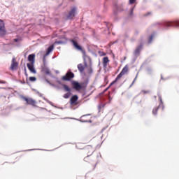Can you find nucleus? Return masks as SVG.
I'll return each instance as SVG.
<instances>
[{
  "label": "nucleus",
  "instance_id": "f257e3e1",
  "mask_svg": "<svg viewBox=\"0 0 179 179\" xmlns=\"http://www.w3.org/2000/svg\"><path fill=\"white\" fill-rule=\"evenodd\" d=\"M128 71H129V67L128 65H126L122 70V71L117 75V76L116 77V78L115 79L114 81H113L110 85L109 87L113 86V85H114L115 83H117V82H118V80H120V79H121L122 78V76H124V75H127V73H128Z\"/></svg>",
  "mask_w": 179,
  "mask_h": 179
},
{
  "label": "nucleus",
  "instance_id": "f03ea898",
  "mask_svg": "<svg viewBox=\"0 0 179 179\" xmlns=\"http://www.w3.org/2000/svg\"><path fill=\"white\" fill-rule=\"evenodd\" d=\"M71 43H72L74 48H76V50H78V51H80L83 55V58L84 59H85L86 58H87V55H86V50H83V48H81L80 45H79V44H78V41L71 39Z\"/></svg>",
  "mask_w": 179,
  "mask_h": 179
},
{
  "label": "nucleus",
  "instance_id": "7ed1b4c3",
  "mask_svg": "<svg viewBox=\"0 0 179 179\" xmlns=\"http://www.w3.org/2000/svg\"><path fill=\"white\" fill-rule=\"evenodd\" d=\"M73 78H75V74H73V73L71 71H69L66 73L65 76L62 77V80L69 82V80L73 79Z\"/></svg>",
  "mask_w": 179,
  "mask_h": 179
},
{
  "label": "nucleus",
  "instance_id": "20e7f679",
  "mask_svg": "<svg viewBox=\"0 0 179 179\" xmlns=\"http://www.w3.org/2000/svg\"><path fill=\"white\" fill-rule=\"evenodd\" d=\"M63 87L65 90V92H68L66 94H64L63 97L64 99H69V97H71V94H72V93H71V88L69 87V86L64 84Z\"/></svg>",
  "mask_w": 179,
  "mask_h": 179
},
{
  "label": "nucleus",
  "instance_id": "39448f33",
  "mask_svg": "<svg viewBox=\"0 0 179 179\" xmlns=\"http://www.w3.org/2000/svg\"><path fill=\"white\" fill-rule=\"evenodd\" d=\"M78 100H79V96H78V95L72 96L70 99L71 106H78V104H79Z\"/></svg>",
  "mask_w": 179,
  "mask_h": 179
},
{
  "label": "nucleus",
  "instance_id": "423d86ee",
  "mask_svg": "<svg viewBox=\"0 0 179 179\" xmlns=\"http://www.w3.org/2000/svg\"><path fill=\"white\" fill-rule=\"evenodd\" d=\"M73 89H75V90L79 91V90H82V89H83V85L81 83H79V82L78 81H73L71 83Z\"/></svg>",
  "mask_w": 179,
  "mask_h": 179
},
{
  "label": "nucleus",
  "instance_id": "0eeeda50",
  "mask_svg": "<svg viewBox=\"0 0 179 179\" xmlns=\"http://www.w3.org/2000/svg\"><path fill=\"white\" fill-rule=\"evenodd\" d=\"M75 13H76V8L73 7L69 12V15H66V19L71 20V19H73L75 17Z\"/></svg>",
  "mask_w": 179,
  "mask_h": 179
},
{
  "label": "nucleus",
  "instance_id": "6e6552de",
  "mask_svg": "<svg viewBox=\"0 0 179 179\" xmlns=\"http://www.w3.org/2000/svg\"><path fill=\"white\" fill-rule=\"evenodd\" d=\"M23 100L26 101L27 104H29V106H32L33 107H36V101L31 98H27L25 96L23 97Z\"/></svg>",
  "mask_w": 179,
  "mask_h": 179
},
{
  "label": "nucleus",
  "instance_id": "1a4fd4ad",
  "mask_svg": "<svg viewBox=\"0 0 179 179\" xmlns=\"http://www.w3.org/2000/svg\"><path fill=\"white\" fill-rule=\"evenodd\" d=\"M166 27H179V21L167 22L165 23Z\"/></svg>",
  "mask_w": 179,
  "mask_h": 179
},
{
  "label": "nucleus",
  "instance_id": "9d476101",
  "mask_svg": "<svg viewBox=\"0 0 179 179\" xmlns=\"http://www.w3.org/2000/svg\"><path fill=\"white\" fill-rule=\"evenodd\" d=\"M84 161L90 164H93V163H94V157L92 155H87L84 158Z\"/></svg>",
  "mask_w": 179,
  "mask_h": 179
},
{
  "label": "nucleus",
  "instance_id": "9b49d317",
  "mask_svg": "<svg viewBox=\"0 0 179 179\" xmlns=\"http://www.w3.org/2000/svg\"><path fill=\"white\" fill-rule=\"evenodd\" d=\"M89 115H90V114L84 115L81 116L80 117L81 122H92V120L87 118V117H89Z\"/></svg>",
  "mask_w": 179,
  "mask_h": 179
},
{
  "label": "nucleus",
  "instance_id": "f8f14e48",
  "mask_svg": "<svg viewBox=\"0 0 179 179\" xmlns=\"http://www.w3.org/2000/svg\"><path fill=\"white\" fill-rule=\"evenodd\" d=\"M27 66L31 73H36V69H34V64L27 63Z\"/></svg>",
  "mask_w": 179,
  "mask_h": 179
},
{
  "label": "nucleus",
  "instance_id": "ddd939ff",
  "mask_svg": "<svg viewBox=\"0 0 179 179\" xmlns=\"http://www.w3.org/2000/svg\"><path fill=\"white\" fill-rule=\"evenodd\" d=\"M142 48H143V44H140L137 46L134 51V55H139V54H141V51H142Z\"/></svg>",
  "mask_w": 179,
  "mask_h": 179
},
{
  "label": "nucleus",
  "instance_id": "4468645a",
  "mask_svg": "<svg viewBox=\"0 0 179 179\" xmlns=\"http://www.w3.org/2000/svg\"><path fill=\"white\" fill-rule=\"evenodd\" d=\"M17 68V62H16V59L14 57L12 59V63L10 66V69L15 71Z\"/></svg>",
  "mask_w": 179,
  "mask_h": 179
},
{
  "label": "nucleus",
  "instance_id": "2eb2a0df",
  "mask_svg": "<svg viewBox=\"0 0 179 179\" xmlns=\"http://www.w3.org/2000/svg\"><path fill=\"white\" fill-rule=\"evenodd\" d=\"M36 55L31 54L28 56V61L30 62L29 64H34L36 62Z\"/></svg>",
  "mask_w": 179,
  "mask_h": 179
},
{
  "label": "nucleus",
  "instance_id": "dca6fc26",
  "mask_svg": "<svg viewBox=\"0 0 179 179\" xmlns=\"http://www.w3.org/2000/svg\"><path fill=\"white\" fill-rule=\"evenodd\" d=\"M110 62V59H108V57H105L103 58V68H107V64Z\"/></svg>",
  "mask_w": 179,
  "mask_h": 179
},
{
  "label": "nucleus",
  "instance_id": "f3484780",
  "mask_svg": "<svg viewBox=\"0 0 179 179\" xmlns=\"http://www.w3.org/2000/svg\"><path fill=\"white\" fill-rule=\"evenodd\" d=\"M0 36L1 37L6 36V28H5V27H0Z\"/></svg>",
  "mask_w": 179,
  "mask_h": 179
},
{
  "label": "nucleus",
  "instance_id": "a211bd4d",
  "mask_svg": "<svg viewBox=\"0 0 179 179\" xmlns=\"http://www.w3.org/2000/svg\"><path fill=\"white\" fill-rule=\"evenodd\" d=\"M42 72H43V73H45V75H50V73H51V72H50V69H48L47 66H43L42 67V69H41Z\"/></svg>",
  "mask_w": 179,
  "mask_h": 179
},
{
  "label": "nucleus",
  "instance_id": "6ab92c4d",
  "mask_svg": "<svg viewBox=\"0 0 179 179\" xmlns=\"http://www.w3.org/2000/svg\"><path fill=\"white\" fill-rule=\"evenodd\" d=\"M85 150H87V155H90V153H93V152H94V150H93V147L92 146L87 147Z\"/></svg>",
  "mask_w": 179,
  "mask_h": 179
},
{
  "label": "nucleus",
  "instance_id": "aec40b11",
  "mask_svg": "<svg viewBox=\"0 0 179 179\" xmlns=\"http://www.w3.org/2000/svg\"><path fill=\"white\" fill-rule=\"evenodd\" d=\"M54 50V45H52L48 48V50L46 51L45 55H48L50 52H52V50Z\"/></svg>",
  "mask_w": 179,
  "mask_h": 179
},
{
  "label": "nucleus",
  "instance_id": "412c9836",
  "mask_svg": "<svg viewBox=\"0 0 179 179\" xmlns=\"http://www.w3.org/2000/svg\"><path fill=\"white\" fill-rule=\"evenodd\" d=\"M78 69L79 72H80L82 73V72H83V71H85V66H83V64H79L78 65Z\"/></svg>",
  "mask_w": 179,
  "mask_h": 179
},
{
  "label": "nucleus",
  "instance_id": "4be33fe9",
  "mask_svg": "<svg viewBox=\"0 0 179 179\" xmlns=\"http://www.w3.org/2000/svg\"><path fill=\"white\" fill-rule=\"evenodd\" d=\"M159 108H160V104L159 105L158 107L155 108L152 110V114H153L154 115H157V111H159Z\"/></svg>",
  "mask_w": 179,
  "mask_h": 179
},
{
  "label": "nucleus",
  "instance_id": "5701e85b",
  "mask_svg": "<svg viewBox=\"0 0 179 179\" xmlns=\"http://www.w3.org/2000/svg\"><path fill=\"white\" fill-rule=\"evenodd\" d=\"M0 27H5V22L0 19Z\"/></svg>",
  "mask_w": 179,
  "mask_h": 179
},
{
  "label": "nucleus",
  "instance_id": "b1692460",
  "mask_svg": "<svg viewBox=\"0 0 179 179\" xmlns=\"http://www.w3.org/2000/svg\"><path fill=\"white\" fill-rule=\"evenodd\" d=\"M30 82H36L37 78L36 77H29Z\"/></svg>",
  "mask_w": 179,
  "mask_h": 179
},
{
  "label": "nucleus",
  "instance_id": "393cba45",
  "mask_svg": "<svg viewBox=\"0 0 179 179\" xmlns=\"http://www.w3.org/2000/svg\"><path fill=\"white\" fill-rule=\"evenodd\" d=\"M138 73L136 74V77H135V78H134V80H133V82H132V83H131V86H132V85H134V83H135V82L136 81V79H138Z\"/></svg>",
  "mask_w": 179,
  "mask_h": 179
},
{
  "label": "nucleus",
  "instance_id": "a878e982",
  "mask_svg": "<svg viewBox=\"0 0 179 179\" xmlns=\"http://www.w3.org/2000/svg\"><path fill=\"white\" fill-rule=\"evenodd\" d=\"M152 40H153V35H151V36H150V38H149L148 43H152Z\"/></svg>",
  "mask_w": 179,
  "mask_h": 179
},
{
  "label": "nucleus",
  "instance_id": "bb28decb",
  "mask_svg": "<svg viewBox=\"0 0 179 179\" xmlns=\"http://www.w3.org/2000/svg\"><path fill=\"white\" fill-rule=\"evenodd\" d=\"M136 2V0H129L130 5H133V3H135Z\"/></svg>",
  "mask_w": 179,
  "mask_h": 179
},
{
  "label": "nucleus",
  "instance_id": "cd10ccee",
  "mask_svg": "<svg viewBox=\"0 0 179 179\" xmlns=\"http://www.w3.org/2000/svg\"><path fill=\"white\" fill-rule=\"evenodd\" d=\"M99 54H100L101 57L106 56V52H99Z\"/></svg>",
  "mask_w": 179,
  "mask_h": 179
},
{
  "label": "nucleus",
  "instance_id": "c85d7f7f",
  "mask_svg": "<svg viewBox=\"0 0 179 179\" xmlns=\"http://www.w3.org/2000/svg\"><path fill=\"white\" fill-rule=\"evenodd\" d=\"M141 93H143V94H148V93H149V91L142 90Z\"/></svg>",
  "mask_w": 179,
  "mask_h": 179
},
{
  "label": "nucleus",
  "instance_id": "c756f323",
  "mask_svg": "<svg viewBox=\"0 0 179 179\" xmlns=\"http://www.w3.org/2000/svg\"><path fill=\"white\" fill-rule=\"evenodd\" d=\"M159 101H160V104H163V99H162V96H159Z\"/></svg>",
  "mask_w": 179,
  "mask_h": 179
},
{
  "label": "nucleus",
  "instance_id": "7c9ffc66",
  "mask_svg": "<svg viewBox=\"0 0 179 179\" xmlns=\"http://www.w3.org/2000/svg\"><path fill=\"white\" fill-rule=\"evenodd\" d=\"M134 15V8H131L129 15L132 16Z\"/></svg>",
  "mask_w": 179,
  "mask_h": 179
},
{
  "label": "nucleus",
  "instance_id": "2f4dec72",
  "mask_svg": "<svg viewBox=\"0 0 179 179\" xmlns=\"http://www.w3.org/2000/svg\"><path fill=\"white\" fill-rule=\"evenodd\" d=\"M149 15H152V13L149 12L147 14H145V16H149Z\"/></svg>",
  "mask_w": 179,
  "mask_h": 179
},
{
  "label": "nucleus",
  "instance_id": "473e14b6",
  "mask_svg": "<svg viewBox=\"0 0 179 179\" xmlns=\"http://www.w3.org/2000/svg\"><path fill=\"white\" fill-rule=\"evenodd\" d=\"M14 41H15V43H17V42L19 41V40H18V39L15 38V39H14Z\"/></svg>",
  "mask_w": 179,
  "mask_h": 179
},
{
  "label": "nucleus",
  "instance_id": "72a5a7b5",
  "mask_svg": "<svg viewBox=\"0 0 179 179\" xmlns=\"http://www.w3.org/2000/svg\"><path fill=\"white\" fill-rule=\"evenodd\" d=\"M93 72V70L92 69H90V73H92Z\"/></svg>",
  "mask_w": 179,
  "mask_h": 179
},
{
  "label": "nucleus",
  "instance_id": "f704fd0d",
  "mask_svg": "<svg viewBox=\"0 0 179 179\" xmlns=\"http://www.w3.org/2000/svg\"><path fill=\"white\" fill-rule=\"evenodd\" d=\"M0 83H6L5 81L0 82Z\"/></svg>",
  "mask_w": 179,
  "mask_h": 179
},
{
  "label": "nucleus",
  "instance_id": "c9c22d12",
  "mask_svg": "<svg viewBox=\"0 0 179 179\" xmlns=\"http://www.w3.org/2000/svg\"><path fill=\"white\" fill-rule=\"evenodd\" d=\"M57 83H58L59 85H61V81H57Z\"/></svg>",
  "mask_w": 179,
  "mask_h": 179
},
{
  "label": "nucleus",
  "instance_id": "e433bc0d",
  "mask_svg": "<svg viewBox=\"0 0 179 179\" xmlns=\"http://www.w3.org/2000/svg\"><path fill=\"white\" fill-rule=\"evenodd\" d=\"M43 62H45V58H43Z\"/></svg>",
  "mask_w": 179,
  "mask_h": 179
},
{
  "label": "nucleus",
  "instance_id": "4c0bfd02",
  "mask_svg": "<svg viewBox=\"0 0 179 179\" xmlns=\"http://www.w3.org/2000/svg\"><path fill=\"white\" fill-rule=\"evenodd\" d=\"M47 83H50V82H48V80H47Z\"/></svg>",
  "mask_w": 179,
  "mask_h": 179
},
{
  "label": "nucleus",
  "instance_id": "58836bf2",
  "mask_svg": "<svg viewBox=\"0 0 179 179\" xmlns=\"http://www.w3.org/2000/svg\"><path fill=\"white\" fill-rule=\"evenodd\" d=\"M105 105L103 106V107H104Z\"/></svg>",
  "mask_w": 179,
  "mask_h": 179
}]
</instances>
